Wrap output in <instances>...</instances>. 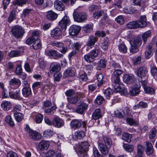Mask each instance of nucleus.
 <instances>
[{"label": "nucleus", "mask_w": 157, "mask_h": 157, "mask_svg": "<svg viewBox=\"0 0 157 157\" xmlns=\"http://www.w3.org/2000/svg\"><path fill=\"white\" fill-rule=\"evenodd\" d=\"M70 23V20L67 16L65 15L59 21V25L62 29L66 30L67 26L69 25Z\"/></svg>", "instance_id": "nucleus-8"}, {"label": "nucleus", "mask_w": 157, "mask_h": 157, "mask_svg": "<svg viewBox=\"0 0 157 157\" xmlns=\"http://www.w3.org/2000/svg\"><path fill=\"white\" fill-rule=\"evenodd\" d=\"M39 147L41 150L47 149L49 147V142L46 141L42 140L39 144Z\"/></svg>", "instance_id": "nucleus-29"}, {"label": "nucleus", "mask_w": 157, "mask_h": 157, "mask_svg": "<svg viewBox=\"0 0 157 157\" xmlns=\"http://www.w3.org/2000/svg\"><path fill=\"white\" fill-rule=\"evenodd\" d=\"M123 11L125 13L130 14H133L134 12L133 9L129 7L124 8L123 9Z\"/></svg>", "instance_id": "nucleus-59"}, {"label": "nucleus", "mask_w": 157, "mask_h": 157, "mask_svg": "<svg viewBox=\"0 0 157 157\" xmlns=\"http://www.w3.org/2000/svg\"><path fill=\"white\" fill-rule=\"evenodd\" d=\"M45 53L48 56L54 57V58L56 59L63 56V55L59 53H57V52L56 50H48L46 51Z\"/></svg>", "instance_id": "nucleus-17"}, {"label": "nucleus", "mask_w": 157, "mask_h": 157, "mask_svg": "<svg viewBox=\"0 0 157 157\" xmlns=\"http://www.w3.org/2000/svg\"><path fill=\"white\" fill-rule=\"evenodd\" d=\"M97 78L98 82V86H101L105 82V79L104 78L103 75L102 74L100 73L98 74L97 76Z\"/></svg>", "instance_id": "nucleus-30"}, {"label": "nucleus", "mask_w": 157, "mask_h": 157, "mask_svg": "<svg viewBox=\"0 0 157 157\" xmlns=\"http://www.w3.org/2000/svg\"><path fill=\"white\" fill-rule=\"evenodd\" d=\"M126 27L127 28L131 29L138 28L136 21L129 22L127 24Z\"/></svg>", "instance_id": "nucleus-36"}, {"label": "nucleus", "mask_w": 157, "mask_h": 157, "mask_svg": "<svg viewBox=\"0 0 157 157\" xmlns=\"http://www.w3.org/2000/svg\"><path fill=\"white\" fill-rule=\"evenodd\" d=\"M98 39V38L96 37L93 36H90L89 37V40L87 43V46L90 47L94 45Z\"/></svg>", "instance_id": "nucleus-35"}, {"label": "nucleus", "mask_w": 157, "mask_h": 157, "mask_svg": "<svg viewBox=\"0 0 157 157\" xmlns=\"http://www.w3.org/2000/svg\"><path fill=\"white\" fill-rule=\"evenodd\" d=\"M132 135L127 133H124L122 136L121 139L128 143H130L131 141Z\"/></svg>", "instance_id": "nucleus-32"}, {"label": "nucleus", "mask_w": 157, "mask_h": 157, "mask_svg": "<svg viewBox=\"0 0 157 157\" xmlns=\"http://www.w3.org/2000/svg\"><path fill=\"white\" fill-rule=\"evenodd\" d=\"M87 107L88 105L86 103H81L76 109V111L77 113L82 114L87 109Z\"/></svg>", "instance_id": "nucleus-18"}, {"label": "nucleus", "mask_w": 157, "mask_h": 157, "mask_svg": "<svg viewBox=\"0 0 157 157\" xmlns=\"http://www.w3.org/2000/svg\"><path fill=\"white\" fill-rule=\"evenodd\" d=\"M151 35V32L148 30L144 33L142 35V40L144 44L146 43L147 41V39Z\"/></svg>", "instance_id": "nucleus-43"}, {"label": "nucleus", "mask_w": 157, "mask_h": 157, "mask_svg": "<svg viewBox=\"0 0 157 157\" xmlns=\"http://www.w3.org/2000/svg\"><path fill=\"white\" fill-rule=\"evenodd\" d=\"M21 82L18 78H14L12 79L10 82V84L13 86L16 85L19 87L21 85Z\"/></svg>", "instance_id": "nucleus-37"}, {"label": "nucleus", "mask_w": 157, "mask_h": 157, "mask_svg": "<svg viewBox=\"0 0 157 157\" xmlns=\"http://www.w3.org/2000/svg\"><path fill=\"white\" fill-rule=\"evenodd\" d=\"M58 17V14L52 10L47 12L46 14L47 18L51 21L55 20Z\"/></svg>", "instance_id": "nucleus-22"}, {"label": "nucleus", "mask_w": 157, "mask_h": 157, "mask_svg": "<svg viewBox=\"0 0 157 157\" xmlns=\"http://www.w3.org/2000/svg\"><path fill=\"white\" fill-rule=\"evenodd\" d=\"M67 99L69 102L73 104H76L78 101V98L76 96L68 97Z\"/></svg>", "instance_id": "nucleus-40"}, {"label": "nucleus", "mask_w": 157, "mask_h": 157, "mask_svg": "<svg viewBox=\"0 0 157 157\" xmlns=\"http://www.w3.org/2000/svg\"><path fill=\"white\" fill-rule=\"evenodd\" d=\"M41 45L40 40V39L36 40L32 45V47L34 49L37 50L41 47Z\"/></svg>", "instance_id": "nucleus-39"}, {"label": "nucleus", "mask_w": 157, "mask_h": 157, "mask_svg": "<svg viewBox=\"0 0 157 157\" xmlns=\"http://www.w3.org/2000/svg\"><path fill=\"white\" fill-rule=\"evenodd\" d=\"M102 139L105 145L102 143L99 142V148L103 154H105L108 153V149L110 147L112 144L111 141L109 138L104 136L102 137Z\"/></svg>", "instance_id": "nucleus-2"}, {"label": "nucleus", "mask_w": 157, "mask_h": 157, "mask_svg": "<svg viewBox=\"0 0 157 157\" xmlns=\"http://www.w3.org/2000/svg\"><path fill=\"white\" fill-rule=\"evenodd\" d=\"M20 90H10L9 92V95L11 98L16 99H20Z\"/></svg>", "instance_id": "nucleus-14"}, {"label": "nucleus", "mask_w": 157, "mask_h": 157, "mask_svg": "<svg viewBox=\"0 0 157 157\" xmlns=\"http://www.w3.org/2000/svg\"><path fill=\"white\" fill-rule=\"evenodd\" d=\"M157 133L156 129L155 128H152L149 132V136L151 139L154 138L155 136Z\"/></svg>", "instance_id": "nucleus-48"}, {"label": "nucleus", "mask_w": 157, "mask_h": 157, "mask_svg": "<svg viewBox=\"0 0 157 157\" xmlns=\"http://www.w3.org/2000/svg\"><path fill=\"white\" fill-rule=\"evenodd\" d=\"M146 152L147 155L152 154L154 152V149L152 144L148 142H146Z\"/></svg>", "instance_id": "nucleus-28"}, {"label": "nucleus", "mask_w": 157, "mask_h": 157, "mask_svg": "<svg viewBox=\"0 0 157 157\" xmlns=\"http://www.w3.org/2000/svg\"><path fill=\"white\" fill-rule=\"evenodd\" d=\"M124 111L123 109H120L119 111L117 110L114 112L115 116L116 117L120 118H123L124 115Z\"/></svg>", "instance_id": "nucleus-41"}, {"label": "nucleus", "mask_w": 157, "mask_h": 157, "mask_svg": "<svg viewBox=\"0 0 157 157\" xmlns=\"http://www.w3.org/2000/svg\"><path fill=\"white\" fill-rule=\"evenodd\" d=\"M152 48L150 45L147 46L146 48L145 52V57L146 58L149 59L152 56Z\"/></svg>", "instance_id": "nucleus-33"}, {"label": "nucleus", "mask_w": 157, "mask_h": 157, "mask_svg": "<svg viewBox=\"0 0 157 157\" xmlns=\"http://www.w3.org/2000/svg\"><path fill=\"white\" fill-rule=\"evenodd\" d=\"M102 117L101 110L98 108L96 109L92 114V118L94 120H97Z\"/></svg>", "instance_id": "nucleus-23"}, {"label": "nucleus", "mask_w": 157, "mask_h": 157, "mask_svg": "<svg viewBox=\"0 0 157 157\" xmlns=\"http://www.w3.org/2000/svg\"><path fill=\"white\" fill-rule=\"evenodd\" d=\"M70 125L71 128L76 130L79 128L81 125V123L79 120L75 119L72 120L71 122Z\"/></svg>", "instance_id": "nucleus-19"}, {"label": "nucleus", "mask_w": 157, "mask_h": 157, "mask_svg": "<svg viewBox=\"0 0 157 157\" xmlns=\"http://www.w3.org/2000/svg\"><path fill=\"white\" fill-rule=\"evenodd\" d=\"M23 48H21L19 51H11L8 54V56L11 57H17L20 56L21 52H23Z\"/></svg>", "instance_id": "nucleus-27"}, {"label": "nucleus", "mask_w": 157, "mask_h": 157, "mask_svg": "<svg viewBox=\"0 0 157 157\" xmlns=\"http://www.w3.org/2000/svg\"><path fill=\"white\" fill-rule=\"evenodd\" d=\"M90 144L87 141L83 142L81 143L78 146V151L79 153L86 152L89 150Z\"/></svg>", "instance_id": "nucleus-12"}, {"label": "nucleus", "mask_w": 157, "mask_h": 157, "mask_svg": "<svg viewBox=\"0 0 157 157\" xmlns=\"http://www.w3.org/2000/svg\"><path fill=\"white\" fill-rule=\"evenodd\" d=\"M131 47L130 49V52L132 54L136 53L138 52V46L130 44Z\"/></svg>", "instance_id": "nucleus-50"}, {"label": "nucleus", "mask_w": 157, "mask_h": 157, "mask_svg": "<svg viewBox=\"0 0 157 157\" xmlns=\"http://www.w3.org/2000/svg\"><path fill=\"white\" fill-rule=\"evenodd\" d=\"M80 79L82 81H86L88 79L87 74L86 72H84L83 73L79 74Z\"/></svg>", "instance_id": "nucleus-62"}, {"label": "nucleus", "mask_w": 157, "mask_h": 157, "mask_svg": "<svg viewBox=\"0 0 157 157\" xmlns=\"http://www.w3.org/2000/svg\"><path fill=\"white\" fill-rule=\"evenodd\" d=\"M22 94L23 96L27 98L29 97L32 94V91L30 87H24L22 90Z\"/></svg>", "instance_id": "nucleus-21"}, {"label": "nucleus", "mask_w": 157, "mask_h": 157, "mask_svg": "<svg viewBox=\"0 0 157 157\" xmlns=\"http://www.w3.org/2000/svg\"><path fill=\"white\" fill-rule=\"evenodd\" d=\"M101 51L98 49H94L91 50L90 52L84 56L85 60L88 63L93 62L94 58L100 55Z\"/></svg>", "instance_id": "nucleus-3"}, {"label": "nucleus", "mask_w": 157, "mask_h": 157, "mask_svg": "<svg viewBox=\"0 0 157 157\" xmlns=\"http://www.w3.org/2000/svg\"><path fill=\"white\" fill-rule=\"evenodd\" d=\"M130 44L139 47L142 44V40L140 37H136L132 38L130 41Z\"/></svg>", "instance_id": "nucleus-24"}, {"label": "nucleus", "mask_w": 157, "mask_h": 157, "mask_svg": "<svg viewBox=\"0 0 157 157\" xmlns=\"http://www.w3.org/2000/svg\"><path fill=\"white\" fill-rule=\"evenodd\" d=\"M73 16L75 21L79 23L86 22L87 19L86 13L84 12H75Z\"/></svg>", "instance_id": "nucleus-4"}, {"label": "nucleus", "mask_w": 157, "mask_h": 157, "mask_svg": "<svg viewBox=\"0 0 157 157\" xmlns=\"http://www.w3.org/2000/svg\"><path fill=\"white\" fill-rule=\"evenodd\" d=\"M14 116L16 121L20 122L23 118V115L21 113L16 112L14 113Z\"/></svg>", "instance_id": "nucleus-46"}, {"label": "nucleus", "mask_w": 157, "mask_h": 157, "mask_svg": "<svg viewBox=\"0 0 157 157\" xmlns=\"http://www.w3.org/2000/svg\"><path fill=\"white\" fill-rule=\"evenodd\" d=\"M148 71L147 67L142 66L139 68L137 72V75L138 77L142 78L146 76Z\"/></svg>", "instance_id": "nucleus-11"}, {"label": "nucleus", "mask_w": 157, "mask_h": 157, "mask_svg": "<svg viewBox=\"0 0 157 157\" xmlns=\"http://www.w3.org/2000/svg\"><path fill=\"white\" fill-rule=\"evenodd\" d=\"M52 124L56 127L60 128L64 125V122L59 118L55 117L52 121Z\"/></svg>", "instance_id": "nucleus-16"}, {"label": "nucleus", "mask_w": 157, "mask_h": 157, "mask_svg": "<svg viewBox=\"0 0 157 157\" xmlns=\"http://www.w3.org/2000/svg\"><path fill=\"white\" fill-rule=\"evenodd\" d=\"M104 101L103 98L101 96H98L95 100V103L98 105L102 104Z\"/></svg>", "instance_id": "nucleus-53"}, {"label": "nucleus", "mask_w": 157, "mask_h": 157, "mask_svg": "<svg viewBox=\"0 0 157 157\" xmlns=\"http://www.w3.org/2000/svg\"><path fill=\"white\" fill-rule=\"evenodd\" d=\"M62 32L59 28H56L51 31V35L52 37L55 39H58L62 36Z\"/></svg>", "instance_id": "nucleus-13"}, {"label": "nucleus", "mask_w": 157, "mask_h": 157, "mask_svg": "<svg viewBox=\"0 0 157 157\" xmlns=\"http://www.w3.org/2000/svg\"><path fill=\"white\" fill-rule=\"evenodd\" d=\"M43 116L41 114H39L36 115L35 117V121L37 123H40L43 119Z\"/></svg>", "instance_id": "nucleus-60"}, {"label": "nucleus", "mask_w": 157, "mask_h": 157, "mask_svg": "<svg viewBox=\"0 0 157 157\" xmlns=\"http://www.w3.org/2000/svg\"><path fill=\"white\" fill-rule=\"evenodd\" d=\"M53 132L51 130H47L44 131L43 136L48 138L52 136L53 135Z\"/></svg>", "instance_id": "nucleus-54"}, {"label": "nucleus", "mask_w": 157, "mask_h": 157, "mask_svg": "<svg viewBox=\"0 0 157 157\" xmlns=\"http://www.w3.org/2000/svg\"><path fill=\"white\" fill-rule=\"evenodd\" d=\"M112 91L110 88L106 89L104 92V94L107 99L109 98L110 96L112 94Z\"/></svg>", "instance_id": "nucleus-61"}, {"label": "nucleus", "mask_w": 157, "mask_h": 157, "mask_svg": "<svg viewBox=\"0 0 157 157\" xmlns=\"http://www.w3.org/2000/svg\"><path fill=\"white\" fill-rule=\"evenodd\" d=\"M51 45L53 46H56L59 48H61V47H63V43L55 41H52L51 43Z\"/></svg>", "instance_id": "nucleus-58"}, {"label": "nucleus", "mask_w": 157, "mask_h": 157, "mask_svg": "<svg viewBox=\"0 0 157 157\" xmlns=\"http://www.w3.org/2000/svg\"><path fill=\"white\" fill-rule=\"evenodd\" d=\"M106 62L105 59H101L98 63V67H100L105 68L106 66Z\"/></svg>", "instance_id": "nucleus-63"}, {"label": "nucleus", "mask_w": 157, "mask_h": 157, "mask_svg": "<svg viewBox=\"0 0 157 157\" xmlns=\"http://www.w3.org/2000/svg\"><path fill=\"white\" fill-rule=\"evenodd\" d=\"M75 135L77 138L80 139L84 137L85 133L84 132L78 131L75 132Z\"/></svg>", "instance_id": "nucleus-51"}, {"label": "nucleus", "mask_w": 157, "mask_h": 157, "mask_svg": "<svg viewBox=\"0 0 157 157\" xmlns=\"http://www.w3.org/2000/svg\"><path fill=\"white\" fill-rule=\"evenodd\" d=\"M119 51L121 52L125 53L127 52V48L124 44L122 43L118 45Z\"/></svg>", "instance_id": "nucleus-42"}, {"label": "nucleus", "mask_w": 157, "mask_h": 157, "mask_svg": "<svg viewBox=\"0 0 157 157\" xmlns=\"http://www.w3.org/2000/svg\"><path fill=\"white\" fill-rule=\"evenodd\" d=\"M1 106L3 110L7 111L10 109L11 107V104L10 101H3L1 103Z\"/></svg>", "instance_id": "nucleus-26"}, {"label": "nucleus", "mask_w": 157, "mask_h": 157, "mask_svg": "<svg viewBox=\"0 0 157 157\" xmlns=\"http://www.w3.org/2000/svg\"><path fill=\"white\" fill-rule=\"evenodd\" d=\"M138 28H143L147 25L146 17L145 15L140 16L139 20L136 21Z\"/></svg>", "instance_id": "nucleus-9"}, {"label": "nucleus", "mask_w": 157, "mask_h": 157, "mask_svg": "<svg viewBox=\"0 0 157 157\" xmlns=\"http://www.w3.org/2000/svg\"><path fill=\"white\" fill-rule=\"evenodd\" d=\"M60 66L59 63H54L51 65V69L50 72L51 73H54L59 71L60 70Z\"/></svg>", "instance_id": "nucleus-25"}, {"label": "nucleus", "mask_w": 157, "mask_h": 157, "mask_svg": "<svg viewBox=\"0 0 157 157\" xmlns=\"http://www.w3.org/2000/svg\"><path fill=\"white\" fill-rule=\"evenodd\" d=\"M123 147L126 151L129 152H132L134 149L133 145L127 144H123Z\"/></svg>", "instance_id": "nucleus-38"}, {"label": "nucleus", "mask_w": 157, "mask_h": 157, "mask_svg": "<svg viewBox=\"0 0 157 157\" xmlns=\"http://www.w3.org/2000/svg\"><path fill=\"white\" fill-rule=\"evenodd\" d=\"M11 32L13 35L17 39L21 38L25 33L24 29L19 25H16L13 27Z\"/></svg>", "instance_id": "nucleus-6"}, {"label": "nucleus", "mask_w": 157, "mask_h": 157, "mask_svg": "<svg viewBox=\"0 0 157 157\" xmlns=\"http://www.w3.org/2000/svg\"><path fill=\"white\" fill-rule=\"evenodd\" d=\"M6 122L11 127H13L14 126V123L11 117L10 116H6L5 118Z\"/></svg>", "instance_id": "nucleus-45"}, {"label": "nucleus", "mask_w": 157, "mask_h": 157, "mask_svg": "<svg viewBox=\"0 0 157 157\" xmlns=\"http://www.w3.org/2000/svg\"><path fill=\"white\" fill-rule=\"evenodd\" d=\"M133 5L138 6L141 7H143L145 6L144 2H142L141 0H132Z\"/></svg>", "instance_id": "nucleus-49"}, {"label": "nucleus", "mask_w": 157, "mask_h": 157, "mask_svg": "<svg viewBox=\"0 0 157 157\" xmlns=\"http://www.w3.org/2000/svg\"><path fill=\"white\" fill-rule=\"evenodd\" d=\"M16 12L14 10H13L11 11L10 15L8 18V21L9 22H12L14 19H15Z\"/></svg>", "instance_id": "nucleus-52"}, {"label": "nucleus", "mask_w": 157, "mask_h": 157, "mask_svg": "<svg viewBox=\"0 0 157 157\" xmlns=\"http://www.w3.org/2000/svg\"><path fill=\"white\" fill-rule=\"evenodd\" d=\"M151 75L154 76L157 74V67L155 66H153L151 68Z\"/></svg>", "instance_id": "nucleus-64"}, {"label": "nucleus", "mask_w": 157, "mask_h": 157, "mask_svg": "<svg viewBox=\"0 0 157 157\" xmlns=\"http://www.w3.org/2000/svg\"><path fill=\"white\" fill-rule=\"evenodd\" d=\"M137 155H143L144 151V148L143 146L141 144H138L137 147Z\"/></svg>", "instance_id": "nucleus-56"}, {"label": "nucleus", "mask_w": 157, "mask_h": 157, "mask_svg": "<svg viewBox=\"0 0 157 157\" xmlns=\"http://www.w3.org/2000/svg\"><path fill=\"white\" fill-rule=\"evenodd\" d=\"M75 72L70 67L67 69L64 73V76L65 78L70 76H74Z\"/></svg>", "instance_id": "nucleus-31"}, {"label": "nucleus", "mask_w": 157, "mask_h": 157, "mask_svg": "<svg viewBox=\"0 0 157 157\" xmlns=\"http://www.w3.org/2000/svg\"><path fill=\"white\" fill-rule=\"evenodd\" d=\"M92 65H85L84 68V72H86L88 75L90 74V72L93 69Z\"/></svg>", "instance_id": "nucleus-57"}, {"label": "nucleus", "mask_w": 157, "mask_h": 157, "mask_svg": "<svg viewBox=\"0 0 157 157\" xmlns=\"http://www.w3.org/2000/svg\"><path fill=\"white\" fill-rule=\"evenodd\" d=\"M83 30L86 33H89L93 30V27L91 25L87 24L82 27Z\"/></svg>", "instance_id": "nucleus-44"}, {"label": "nucleus", "mask_w": 157, "mask_h": 157, "mask_svg": "<svg viewBox=\"0 0 157 157\" xmlns=\"http://www.w3.org/2000/svg\"><path fill=\"white\" fill-rule=\"evenodd\" d=\"M140 85L135 84L133 88H131L129 91V94L132 96L136 95L139 94L140 90Z\"/></svg>", "instance_id": "nucleus-15"}, {"label": "nucleus", "mask_w": 157, "mask_h": 157, "mask_svg": "<svg viewBox=\"0 0 157 157\" xmlns=\"http://www.w3.org/2000/svg\"><path fill=\"white\" fill-rule=\"evenodd\" d=\"M124 82L127 84H133L135 83L136 81V78L135 76L133 74H126L123 76Z\"/></svg>", "instance_id": "nucleus-7"}, {"label": "nucleus", "mask_w": 157, "mask_h": 157, "mask_svg": "<svg viewBox=\"0 0 157 157\" xmlns=\"http://www.w3.org/2000/svg\"><path fill=\"white\" fill-rule=\"evenodd\" d=\"M25 129L28 134L30 138L36 140H38L41 138V134L39 132L31 129L28 125L26 126Z\"/></svg>", "instance_id": "nucleus-5"}, {"label": "nucleus", "mask_w": 157, "mask_h": 157, "mask_svg": "<svg viewBox=\"0 0 157 157\" xmlns=\"http://www.w3.org/2000/svg\"><path fill=\"white\" fill-rule=\"evenodd\" d=\"M144 89L146 93L153 94L155 93V91L153 88L149 86H147Z\"/></svg>", "instance_id": "nucleus-55"}, {"label": "nucleus", "mask_w": 157, "mask_h": 157, "mask_svg": "<svg viewBox=\"0 0 157 157\" xmlns=\"http://www.w3.org/2000/svg\"><path fill=\"white\" fill-rule=\"evenodd\" d=\"M54 6L55 9L58 11H62L64 10L65 6L63 2L57 0L54 2Z\"/></svg>", "instance_id": "nucleus-20"}, {"label": "nucleus", "mask_w": 157, "mask_h": 157, "mask_svg": "<svg viewBox=\"0 0 157 157\" xmlns=\"http://www.w3.org/2000/svg\"><path fill=\"white\" fill-rule=\"evenodd\" d=\"M123 73V71L113 72L112 75L111 81L114 84V88L116 92L123 91L124 95L128 94V92L126 89L121 86L120 76Z\"/></svg>", "instance_id": "nucleus-1"}, {"label": "nucleus", "mask_w": 157, "mask_h": 157, "mask_svg": "<svg viewBox=\"0 0 157 157\" xmlns=\"http://www.w3.org/2000/svg\"><path fill=\"white\" fill-rule=\"evenodd\" d=\"M111 68L114 70V72H117L118 71H123L120 69L121 66L118 63L116 62H113L111 63Z\"/></svg>", "instance_id": "nucleus-34"}, {"label": "nucleus", "mask_w": 157, "mask_h": 157, "mask_svg": "<svg viewBox=\"0 0 157 157\" xmlns=\"http://www.w3.org/2000/svg\"><path fill=\"white\" fill-rule=\"evenodd\" d=\"M115 21L120 25H122L124 23V17L122 15H119L116 17Z\"/></svg>", "instance_id": "nucleus-47"}, {"label": "nucleus", "mask_w": 157, "mask_h": 157, "mask_svg": "<svg viewBox=\"0 0 157 157\" xmlns=\"http://www.w3.org/2000/svg\"><path fill=\"white\" fill-rule=\"evenodd\" d=\"M81 30V27L76 25H73L70 26L69 30V34L72 36L77 35Z\"/></svg>", "instance_id": "nucleus-10"}]
</instances>
